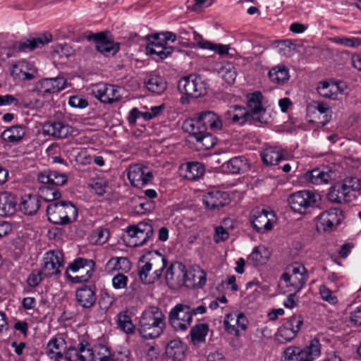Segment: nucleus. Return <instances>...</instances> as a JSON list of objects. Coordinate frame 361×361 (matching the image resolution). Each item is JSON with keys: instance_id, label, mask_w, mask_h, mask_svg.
<instances>
[{"instance_id": "nucleus-1", "label": "nucleus", "mask_w": 361, "mask_h": 361, "mask_svg": "<svg viewBox=\"0 0 361 361\" xmlns=\"http://www.w3.org/2000/svg\"><path fill=\"white\" fill-rule=\"evenodd\" d=\"M165 328V316L157 307L145 310L140 318L138 331L142 338L152 339L159 337Z\"/></svg>"}, {"instance_id": "nucleus-2", "label": "nucleus", "mask_w": 361, "mask_h": 361, "mask_svg": "<svg viewBox=\"0 0 361 361\" xmlns=\"http://www.w3.org/2000/svg\"><path fill=\"white\" fill-rule=\"evenodd\" d=\"M185 132H198L201 130L212 132L221 131L224 128V123L219 115L212 111H202L197 114L195 118L187 119L183 124Z\"/></svg>"}, {"instance_id": "nucleus-3", "label": "nucleus", "mask_w": 361, "mask_h": 361, "mask_svg": "<svg viewBox=\"0 0 361 361\" xmlns=\"http://www.w3.org/2000/svg\"><path fill=\"white\" fill-rule=\"evenodd\" d=\"M48 220L56 225H68L77 219L78 212L71 201H56L49 203L46 209Z\"/></svg>"}, {"instance_id": "nucleus-4", "label": "nucleus", "mask_w": 361, "mask_h": 361, "mask_svg": "<svg viewBox=\"0 0 361 361\" xmlns=\"http://www.w3.org/2000/svg\"><path fill=\"white\" fill-rule=\"evenodd\" d=\"M207 307L201 305L197 307H191L184 304H177L169 312V322L176 331H185L191 325L192 316L203 314Z\"/></svg>"}, {"instance_id": "nucleus-5", "label": "nucleus", "mask_w": 361, "mask_h": 361, "mask_svg": "<svg viewBox=\"0 0 361 361\" xmlns=\"http://www.w3.org/2000/svg\"><path fill=\"white\" fill-rule=\"evenodd\" d=\"M321 196L310 190H300L291 194L288 202L290 209L295 213L305 214L310 209L318 207Z\"/></svg>"}, {"instance_id": "nucleus-6", "label": "nucleus", "mask_w": 361, "mask_h": 361, "mask_svg": "<svg viewBox=\"0 0 361 361\" xmlns=\"http://www.w3.org/2000/svg\"><path fill=\"white\" fill-rule=\"evenodd\" d=\"M320 355V343L314 338L309 345L303 349L296 346H289L283 353L281 361H313Z\"/></svg>"}, {"instance_id": "nucleus-7", "label": "nucleus", "mask_w": 361, "mask_h": 361, "mask_svg": "<svg viewBox=\"0 0 361 361\" xmlns=\"http://www.w3.org/2000/svg\"><path fill=\"white\" fill-rule=\"evenodd\" d=\"M94 266L93 260L78 257L69 264L66 275L73 283L86 282L92 277Z\"/></svg>"}, {"instance_id": "nucleus-8", "label": "nucleus", "mask_w": 361, "mask_h": 361, "mask_svg": "<svg viewBox=\"0 0 361 361\" xmlns=\"http://www.w3.org/2000/svg\"><path fill=\"white\" fill-rule=\"evenodd\" d=\"M153 232L152 224L145 221L128 226L126 228L127 235L130 238L131 246L133 247L145 245L152 237Z\"/></svg>"}, {"instance_id": "nucleus-9", "label": "nucleus", "mask_w": 361, "mask_h": 361, "mask_svg": "<svg viewBox=\"0 0 361 361\" xmlns=\"http://www.w3.org/2000/svg\"><path fill=\"white\" fill-rule=\"evenodd\" d=\"M303 324L301 315H293L280 326L276 334V341L279 343H286L293 340Z\"/></svg>"}, {"instance_id": "nucleus-10", "label": "nucleus", "mask_w": 361, "mask_h": 361, "mask_svg": "<svg viewBox=\"0 0 361 361\" xmlns=\"http://www.w3.org/2000/svg\"><path fill=\"white\" fill-rule=\"evenodd\" d=\"M67 80L63 76L47 78L39 80L35 87L38 94L47 97L58 93L67 87Z\"/></svg>"}, {"instance_id": "nucleus-11", "label": "nucleus", "mask_w": 361, "mask_h": 361, "mask_svg": "<svg viewBox=\"0 0 361 361\" xmlns=\"http://www.w3.org/2000/svg\"><path fill=\"white\" fill-rule=\"evenodd\" d=\"M247 98V106L251 111L250 114L252 116V120H255L262 124L268 123L269 116L262 104L263 98L262 94L257 91L248 94Z\"/></svg>"}, {"instance_id": "nucleus-12", "label": "nucleus", "mask_w": 361, "mask_h": 361, "mask_svg": "<svg viewBox=\"0 0 361 361\" xmlns=\"http://www.w3.org/2000/svg\"><path fill=\"white\" fill-rule=\"evenodd\" d=\"M128 178L132 185L141 188L152 180L153 175L147 167L136 164L129 166Z\"/></svg>"}, {"instance_id": "nucleus-13", "label": "nucleus", "mask_w": 361, "mask_h": 361, "mask_svg": "<svg viewBox=\"0 0 361 361\" xmlns=\"http://www.w3.org/2000/svg\"><path fill=\"white\" fill-rule=\"evenodd\" d=\"M63 265V254L59 250L47 252L43 258V276L49 277L61 273Z\"/></svg>"}, {"instance_id": "nucleus-14", "label": "nucleus", "mask_w": 361, "mask_h": 361, "mask_svg": "<svg viewBox=\"0 0 361 361\" xmlns=\"http://www.w3.org/2000/svg\"><path fill=\"white\" fill-rule=\"evenodd\" d=\"M92 94L95 98L105 104L117 102L121 98L117 86L105 83L94 85Z\"/></svg>"}, {"instance_id": "nucleus-15", "label": "nucleus", "mask_w": 361, "mask_h": 361, "mask_svg": "<svg viewBox=\"0 0 361 361\" xmlns=\"http://www.w3.org/2000/svg\"><path fill=\"white\" fill-rule=\"evenodd\" d=\"M317 219V229L328 231L341 223L343 219V214L339 208H331L322 212Z\"/></svg>"}, {"instance_id": "nucleus-16", "label": "nucleus", "mask_w": 361, "mask_h": 361, "mask_svg": "<svg viewBox=\"0 0 361 361\" xmlns=\"http://www.w3.org/2000/svg\"><path fill=\"white\" fill-rule=\"evenodd\" d=\"M274 215L272 212L267 209L254 211L250 217V221L253 228L258 233L270 231L272 227V219Z\"/></svg>"}, {"instance_id": "nucleus-17", "label": "nucleus", "mask_w": 361, "mask_h": 361, "mask_svg": "<svg viewBox=\"0 0 361 361\" xmlns=\"http://www.w3.org/2000/svg\"><path fill=\"white\" fill-rule=\"evenodd\" d=\"M87 38L89 40H93L96 49L105 56L114 55L120 49L119 43L110 40L103 32L92 34Z\"/></svg>"}, {"instance_id": "nucleus-18", "label": "nucleus", "mask_w": 361, "mask_h": 361, "mask_svg": "<svg viewBox=\"0 0 361 361\" xmlns=\"http://www.w3.org/2000/svg\"><path fill=\"white\" fill-rule=\"evenodd\" d=\"M207 282V274L200 267L185 269L183 285L190 288H201Z\"/></svg>"}, {"instance_id": "nucleus-19", "label": "nucleus", "mask_w": 361, "mask_h": 361, "mask_svg": "<svg viewBox=\"0 0 361 361\" xmlns=\"http://www.w3.org/2000/svg\"><path fill=\"white\" fill-rule=\"evenodd\" d=\"M44 135L52 136L57 139L68 137L73 132L72 127L61 121H50L44 123L42 126Z\"/></svg>"}, {"instance_id": "nucleus-20", "label": "nucleus", "mask_w": 361, "mask_h": 361, "mask_svg": "<svg viewBox=\"0 0 361 361\" xmlns=\"http://www.w3.org/2000/svg\"><path fill=\"white\" fill-rule=\"evenodd\" d=\"M203 202L208 209L215 210L228 204L230 202V198L226 192L213 190L204 195Z\"/></svg>"}, {"instance_id": "nucleus-21", "label": "nucleus", "mask_w": 361, "mask_h": 361, "mask_svg": "<svg viewBox=\"0 0 361 361\" xmlns=\"http://www.w3.org/2000/svg\"><path fill=\"white\" fill-rule=\"evenodd\" d=\"M149 43L147 46V51L150 55H156L159 59H164L169 56L173 50L172 47H166L160 40V35H152L148 37Z\"/></svg>"}, {"instance_id": "nucleus-22", "label": "nucleus", "mask_w": 361, "mask_h": 361, "mask_svg": "<svg viewBox=\"0 0 361 361\" xmlns=\"http://www.w3.org/2000/svg\"><path fill=\"white\" fill-rule=\"evenodd\" d=\"M262 160L267 166L278 164L288 157V152L278 146L267 147L260 154Z\"/></svg>"}, {"instance_id": "nucleus-23", "label": "nucleus", "mask_w": 361, "mask_h": 361, "mask_svg": "<svg viewBox=\"0 0 361 361\" xmlns=\"http://www.w3.org/2000/svg\"><path fill=\"white\" fill-rule=\"evenodd\" d=\"M77 302L83 308L89 309L94 305L97 296L94 287L83 285L75 292Z\"/></svg>"}, {"instance_id": "nucleus-24", "label": "nucleus", "mask_w": 361, "mask_h": 361, "mask_svg": "<svg viewBox=\"0 0 361 361\" xmlns=\"http://www.w3.org/2000/svg\"><path fill=\"white\" fill-rule=\"evenodd\" d=\"M185 267L178 264L177 267L171 264L166 272V281L167 285L172 288H177L183 286Z\"/></svg>"}, {"instance_id": "nucleus-25", "label": "nucleus", "mask_w": 361, "mask_h": 361, "mask_svg": "<svg viewBox=\"0 0 361 361\" xmlns=\"http://www.w3.org/2000/svg\"><path fill=\"white\" fill-rule=\"evenodd\" d=\"M37 180L41 183H48L54 187L64 185L68 181V178L65 173L57 171L44 170L38 173Z\"/></svg>"}, {"instance_id": "nucleus-26", "label": "nucleus", "mask_w": 361, "mask_h": 361, "mask_svg": "<svg viewBox=\"0 0 361 361\" xmlns=\"http://www.w3.org/2000/svg\"><path fill=\"white\" fill-rule=\"evenodd\" d=\"M65 353L68 361H87L91 355L88 343L85 345L80 343L78 347H70Z\"/></svg>"}, {"instance_id": "nucleus-27", "label": "nucleus", "mask_w": 361, "mask_h": 361, "mask_svg": "<svg viewBox=\"0 0 361 361\" xmlns=\"http://www.w3.org/2000/svg\"><path fill=\"white\" fill-rule=\"evenodd\" d=\"M187 345L180 339L170 341L166 348V355L174 361H183L185 357Z\"/></svg>"}, {"instance_id": "nucleus-28", "label": "nucleus", "mask_w": 361, "mask_h": 361, "mask_svg": "<svg viewBox=\"0 0 361 361\" xmlns=\"http://www.w3.org/2000/svg\"><path fill=\"white\" fill-rule=\"evenodd\" d=\"M18 204L16 197L11 192L0 193V215L8 216L13 214L16 211Z\"/></svg>"}, {"instance_id": "nucleus-29", "label": "nucleus", "mask_w": 361, "mask_h": 361, "mask_svg": "<svg viewBox=\"0 0 361 361\" xmlns=\"http://www.w3.org/2000/svg\"><path fill=\"white\" fill-rule=\"evenodd\" d=\"M66 348V343L63 338H53L47 345V353L51 359L59 360L63 357Z\"/></svg>"}, {"instance_id": "nucleus-30", "label": "nucleus", "mask_w": 361, "mask_h": 361, "mask_svg": "<svg viewBox=\"0 0 361 361\" xmlns=\"http://www.w3.org/2000/svg\"><path fill=\"white\" fill-rule=\"evenodd\" d=\"M166 264L167 260L165 257L158 251H156L152 255V257L147 262L146 269H152V270H154V279H156L157 281L160 279Z\"/></svg>"}, {"instance_id": "nucleus-31", "label": "nucleus", "mask_w": 361, "mask_h": 361, "mask_svg": "<svg viewBox=\"0 0 361 361\" xmlns=\"http://www.w3.org/2000/svg\"><path fill=\"white\" fill-rule=\"evenodd\" d=\"M196 140V146L199 150H207L212 148L216 143V139L209 132H187Z\"/></svg>"}, {"instance_id": "nucleus-32", "label": "nucleus", "mask_w": 361, "mask_h": 361, "mask_svg": "<svg viewBox=\"0 0 361 361\" xmlns=\"http://www.w3.org/2000/svg\"><path fill=\"white\" fill-rule=\"evenodd\" d=\"M227 172L236 174L247 171L250 168L247 159L243 156L235 157L223 164Z\"/></svg>"}, {"instance_id": "nucleus-33", "label": "nucleus", "mask_w": 361, "mask_h": 361, "mask_svg": "<svg viewBox=\"0 0 361 361\" xmlns=\"http://www.w3.org/2000/svg\"><path fill=\"white\" fill-rule=\"evenodd\" d=\"M317 91L322 97L331 99H336L338 95L343 92L339 83L328 81L320 82L317 87Z\"/></svg>"}, {"instance_id": "nucleus-34", "label": "nucleus", "mask_w": 361, "mask_h": 361, "mask_svg": "<svg viewBox=\"0 0 361 361\" xmlns=\"http://www.w3.org/2000/svg\"><path fill=\"white\" fill-rule=\"evenodd\" d=\"M40 207V201L36 195H25L19 203V208L26 215H33Z\"/></svg>"}, {"instance_id": "nucleus-35", "label": "nucleus", "mask_w": 361, "mask_h": 361, "mask_svg": "<svg viewBox=\"0 0 361 361\" xmlns=\"http://www.w3.org/2000/svg\"><path fill=\"white\" fill-rule=\"evenodd\" d=\"M51 41V35H43L37 38L26 39L20 42L18 47L19 51H32L37 47H42Z\"/></svg>"}, {"instance_id": "nucleus-36", "label": "nucleus", "mask_w": 361, "mask_h": 361, "mask_svg": "<svg viewBox=\"0 0 361 361\" xmlns=\"http://www.w3.org/2000/svg\"><path fill=\"white\" fill-rule=\"evenodd\" d=\"M331 178L329 172L324 171L320 169L316 168L307 171L304 175V179L309 183L313 185H321L327 183Z\"/></svg>"}, {"instance_id": "nucleus-37", "label": "nucleus", "mask_w": 361, "mask_h": 361, "mask_svg": "<svg viewBox=\"0 0 361 361\" xmlns=\"http://www.w3.org/2000/svg\"><path fill=\"white\" fill-rule=\"evenodd\" d=\"M36 71L32 65L26 61L18 62L13 66L12 74L23 80H32L35 77Z\"/></svg>"}, {"instance_id": "nucleus-38", "label": "nucleus", "mask_w": 361, "mask_h": 361, "mask_svg": "<svg viewBox=\"0 0 361 361\" xmlns=\"http://www.w3.org/2000/svg\"><path fill=\"white\" fill-rule=\"evenodd\" d=\"M144 83L149 91L157 94H162L167 88L165 79L157 75H149Z\"/></svg>"}, {"instance_id": "nucleus-39", "label": "nucleus", "mask_w": 361, "mask_h": 361, "mask_svg": "<svg viewBox=\"0 0 361 361\" xmlns=\"http://www.w3.org/2000/svg\"><path fill=\"white\" fill-rule=\"evenodd\" d=\"M184 171L183 176L188 180H194L201 177L204 173V167L198 161L188 162L182 166Z\"/></svg>"}, {"instance_id": "nucleus-40", "label": "nucleus", "mask_w": 361, "mask_h": 361, "mask_svg": "<svg viewBox=\"0 0 361 361\" xmlns=\"http://www.w3.org/2000/svg\"><path fill=\"white\" fill-rule=\"evenodd\" d=\"M327 197L329 201L334 203H343L350 200V195L343 184L331 188Z\"/></svg>"}, {"instance_id": "nucleus-41", "label": "nucleus", "mask_w": 361, "mask_h": 361, "mask_svg": "<svg viewBox=\"0 0 361 361\" xmlns=\"http://www.w3.org/2000/svg\"><path fill=\"white\" fill-rule=\"evenodd\" d=\"M269 78L274 83L282 85L289 80V71L283 65L273 67L268 73Z\"/></svg>"}, {"instance_id": "nucleus-42", "label": "nucleus", "mask_w": 361, "mask_h": 361, "mask_svg": "<svg viewBox=\"0 0 361 361\" xmlns=\"http://www.w3.org/2000/svg\"><path fill=\"white\" fill-rule=\"evenodd\" d=\"M38 189V195L45 202H55L61 198V194L58 189L48 183H42Z\"/></svg>"}, {"instance_id": "nucleus-43", "label": "nucleus", "mask_w": 361, "mask_h": 361, "mask_svg": "<svg viewBox=\"0 0 361 361\" xmlns=\"http://www.w3.org/2000/svg\"><path fill=\"white\" fill-rule=\"evenodd\" d=\"M208 331L209 326L207 324L202 323L195 325L190 332L192 344L199 345L204 343Z\"/></svg>"}, {"instance_id": "nucleus-44", "label": "nucleus", "mask_w": 361, "mask_h": 361, "mask_svg": "<svg viewBox=\"0 0 361 361\" xmlns=\"http://www.w3.org/2000/svg\"><path fill=\"white\" fill-rule=\"evenodd\" d=\"M25 134L24 127L22 126H13L4 130L1 136L4 141L18 142L23 139Z\"/></svg>"}, {"instance_id": "nucleus-45", "label": "nucleus", "mask_w": 361, "mask_h": 361, "mask_svg": "<svg viewBox=\"0 0 361 361\" xmlns=\"http://www.w3.org/2000/svg\"><path fill=\"white\" fill-rule=\"evenodd\" d=\"M269 258V252L264 247H256L248 257L252 264L255 267L261 266L268 261Z\"/></svg>"}, {"instance_id": "nucleus-46", "label": "nucleus", "mask_w": 361, "mask_h": 361, "mask_svg": "<svg viewBox=\"0 0 361 361\" xmlns=\"http://www.w3.org/2000/svg\"><path fill=\"white\" fill-rule=\"evenodd\" d=\"M117 324L118 327L127 334L135 333V326L127 311L121 312L117 315Z\"/></svg>"}, {"instance_id": "nucleus-47", "label": "nucleus", "mask_w": 361, "mask_h": 361, "mask_svg": "<svg viewBox=\"0 0 361 361\" xmlns=\"http://www.w3.org/2000/svg\"><path fill=\"white\" fill-rule=\"evenodd\" d=\"M307 274H283L281 279L288 282L291 286H293L295 292L300 291L307 281Z\"/></svg>"}, {"instance_id": "nucleus-48", "label": "nucleus", "mask_w": 361, "mask_h": 361, "mask_svg": "<svg viewBox=\"0 0 361 361\" xmlns=\"http://www.w3.org/2000/svg\"><path fill=\"white\" fill-rule=\"evenodd\" d=\"M234 115L233 123L240 126L245 125L247 122L252 119L250 112L245 107L233 105Z\"/></svg>"}, {"instance_id": "nucleus-49", "label": "nucleus", "mask_w": 361, "mask_h": 361, "mask_svg": "<svg viewBox=\"0 0 361 361\" xmlns=\"http://www.w3.org/2000/svg\"><path fill=\"white\" fill-rule=\"evenodd\" d=\"M194 75H190L187 77L183 78L178 82V90L181 93L185 94L188 97L195 98V93L194 88Z\"/></svg>"}, {"instance_id": "nucleus-50", "label": "nucleus", "mask_w": 361, "mask_h": 361, "mask_svg": "<svg viewBox=\"0 0 361 361\" xmlns=\"http://www.w3.org/2000/svg\"><path fill=\"white\" fill-rule=\"evenodd\" d=\"M219 73L224 80L228 85L233 84L237 76L236 70L233 65L231 63L222 66Z\"/></svg>"}, {"instance_id": "nucleus-51", "label": "nucleus", "mask_w": 361, "mask_h": 361, "mask_svg": "<svg viewBox=\"0 0 361 361\" xmlns=\"http://www.w3.org/2000/svg\"><path fill=\"white\" fill-rule=\"evenodd\" d=\"M106 268L111 270L129 269L130 262L126 257H112L108 261Z\"/></svg>"}, {"instance_id": "nucleus-52", "label": "nucleus", "mask_w": 361, "mask_h": 361, "mask_svg": "<svg viewBox=\"0 0 361 361\" xmlns=\"http://www.w3.org/2000/svg\"><path fill=\"white\" fill-rule=\"evenodd\" d=\"M329 110V107L324 103L312 102L307 106V112L308 116L315 114H319L320 115L326 114ZM324 116L327 117V115H325ZM328 121L329 118H326L325 121L322 122V126H324Z\"/></svg>"}, {"instance_id": "nucleus-53", "label": "nucleus", "mask_w": 361, "mask_h": 361, "mask_svg": "<svg viewBox=\"0 0 361 361\" xmlns=\"http://www.w3.org/2000/svg\"><path fill=\"white\" fill-rule=\"evenodd\" d=\"M224 326L226 331L232 335L238 336V329L236 328L235 312L227 314L224 321Z\"/></svg>"}, {"instance_id": "nucleus-54", "label": "nucleus", "mask_w": 361, "mask_h": 361, "mask_svg": "<svg viewBox=\"0 0 361 361\" xmlns=\"http://www.w3.org/2000/svg\"><path fill=\"white\" fill-rule=\"evenodd\" d=\"M194 90L196 92L195 98H199L207 94L208 87L206 81L200 75H194Z\"/></svg>"}, {"instance_id": "nucleus-55", "label": "nucleus", "mask_w": 361, "mask_h": 361, "mask_svg": "<svg viewBox=\"0 0 361 361\" xmlns=\"http://www.w3.org/2000/svg\"><path fill=\"white\" fill-rule=\"evenodd\" d=\"M334 42L338 44H342L348 47H357L361 46V38L360 37H336Z\"/></svg>"}, {"instance_id": "nucleus-56", "label": "nucleus", "mask_w": 361, "mask_h": 361, "mask_svg": "<svg viewBox=\"0 0 361 361\" xmlns=\"http://www.w3.org/2000/svg\"><path fill=\"white\" fill-rule=\"evenodd\" d=\"M342 184L346 188L350 195L352 192L361 190V182L360 180L357 178H347Z\"/></svg>"}, {"instance_id": "nucleus-57", "label": "nucleus", "mask_w": 361, "mask_h": 361, "mask_svg": "<svg viewBox=\"0 0 361 361\" xmlns=\"http://www.w3.org/2000/svg\"><path fill=\"white\" fill-rule=\"evenodd\" d=\"M147 262L142 267H139L138 275L142 283L145 284L153 283L156 279H154L153 273L150 274L152 269H146Z\"/></svg>"}, {"instance_id": "nucleus-58", "label": "nucleus", "mask_w": 361, "mask_h": 361, "mask_svg": "<svg viewBox=\"0 0 361 361\" xmlns=\"http://www.w3.org/2000/svg\"><path fill=\"white\" fill-rule=\"evenodd\" d=\"M295 45L289 40H283L279 43L278 51L281 55L290 56L293 54Z\"/></svg>"}, {"instance_id": "nucleus-59", "label": "nucleus", "mask_w": 361, "mask_h": 361, "mask_svg": "<svg viewBox=\"0 0 361 361\" xmlns=\"http://www.w3.org/2000/svg\"><path fill=\"white\" fill-rule=\"evenodd\" d=\"M89 186L94 190V192L97 195H102L106 192V182L103 178H98L92 180L89 183Z\"/></svg>"}, {"instance_id": "nucleus-60", "label": "nucleus", "mask_w": 361, "mask_h": 361, "mask_svg": "<svg viewBox=\"0 0 361 361\" xmlns=\"http://www.w3.org/2000/svg\"><path fill=\"white\" fill-rule=\"evenodd\" d=\"M319 293L321 295V298L328 302L329 304L335 305L338 302L337 298L333 294L331 290L327 288L324 285H322L319 287Z\"/></svg>"}, {"instance_id": "nucleus-61", "label": "nucleus", "mask_w": 361, "mask_h": 361, "mask_svg": "<svg viewBox=\"0 0 361 361\" xmlns=\"http://www.w3.org/2000/svg\"><path fill=\"white\" fill-rule=\"evenodd\" d=\"M68 104L73 108L84 109L88 106V102L80 96L74 95L70 97Z\"/></svg>"}, {"instance_id": "nucleus-62", "label": "nucleus", "mask_w": 361, "mask_h": 361, "mask_svg": "<svg viewBox=\"0 0 361 361\" xmlns=\"http://www.w3.org/2000/svg\"><path fill=\"white\" fill-rule=\"evenodd\" d=\"M164 108L165 106L164 104L152 106L150 109V111L143 112V114H142V117L146 121L151 120L159 116L162 113Z\"/></svg>"}, {"instance_id": "nucleus-63", "label": "nucleus", "mask_w": 361, "mask_h": 361, "mask_svg": "<svg viewBox=\"0 0 361 361\" xmlns=\"http://www.w3.org/2000/svg\"><path fill=\"white\" fill-rule=\"evenodd\" d=\"M42 271L35 270L29 275L27 283L30 287H36L42 280Z\"/></svg>"}, {"instance_id": "nucleus-64", "label": "nucleus", "mask_w": 361, "mask_h": 361, "mask_svg": "<svg viewBox=\"0 0 361 361\" xmlns=\"http://www.w3.org/2000/svg\"><path fill=\"white\" fill-rule=\"evenodd\" d=\"M128 279L123 274H118L112 279V284L116 289H122L126 287Z\"/></svg>"}]
</instances>
